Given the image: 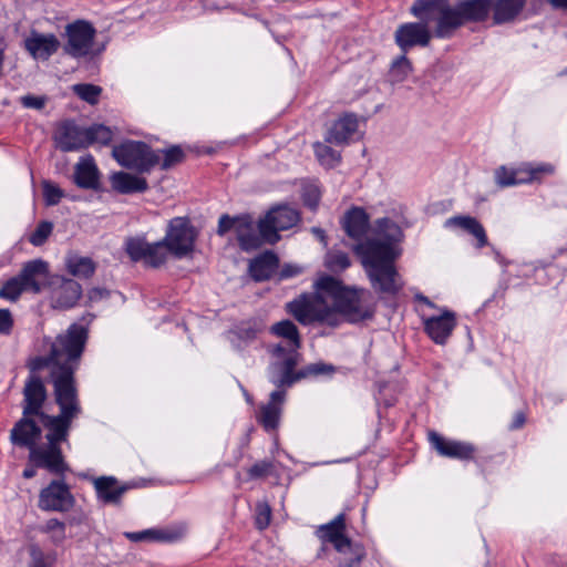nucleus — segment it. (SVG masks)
<instances>
[{"label": "nucleus", "mask_w": 567, "mask_h": 567, "mask_svg": "<svg viewBox=\"0 0 567 567\" xmlns=\"http://www.w3.org/2000/svg\"><path fill=\"white\" fill-rule=\"evenodd\" d=\"M89 331L84 326L72 323L64 333L56 336L50 343L48 355H38L29 360V377L23 388V414L37 416L42 423L41 411L47 400L43 372L47 371V379L52 383L55 402L58 393H68L71 404L74 403L81 409L75 383V371L79 368L80 359L84 351Z\"/></svg>", "instance_id": "nucleus-1"}, {"label": "nucleus", "mask_w": 567, "mask_h": 567, "mask_svg": "<svg viewBox=\"0 0 567 567\" xmlns=\"http://www.w3.org/2000/svg\"><path fill=\"white\" fill-rule=\"evenodd\" d=\"M317 291L288 303V311L303 324L315 321L336 327L340 317L357 323L371 319L374 308L371 292L363 288H347L341 281L323 276L316 282Z\"/></svg>", "instance_id": "nucleus-2"}, {"label": "nucleus", "mask_w": 567, "mask_h": 567, "mask_svg": "<svg viewBox=\"0 0 567 567\" xmlns=\"http://www.w3.org/2000/svg\"><path fill=\"white\" fill-rule=\"evenodd\" d=\"M68 393H58L59 415H42V426L48 431L47 442L37 444L29 450V462L37 467L44 468L51 474L63 475L69 471L64 460L61 443L68 442L72 421L79 416L81 409L73 402L71 404Z\"/></svg>", "instance_id": "nucleus-3"}, {"label": "nucleus", "mask_w": 567, "mask_h": 567, "mask_svg": "<svg viewBox=\"0 0 567 567\" xmlns=\"http://www.w3.org/2000/svg\"><path fill=\"white\" fill-rule=\"evenodd\" d=\"M493 0H463L452 6L449 0H415L410 11L414 17H434V35L450 39L467 22H482L492 10Z\"/></svg>", "instance_id": "nucleus-4"}, {"label": "nucleus", "mask_w": 567, "mask_h": 567, "mask_svg": "<svg viewBox=\"0 0 567 567\" xmlns=\"http://www.w3.org/2000/svg\"><path fill=\"white\" fill-rule=\"evenodd\" d=\"M361 259L362 267L374 292L393 297L403 288V281L395 267L401 256L400 247L381 243L379 239H367L354 247Z\"/></svg>", "instance_id": "nucleus-5"}, {"label": "nucleus", "mask_w": 567, "mask_h": 567, "mask_svg": "<svg viewBox=\"0 0 567 567\" xmlns=\"http://www.w3.org/2000/svg\"><path fill=\"white\" fill-rule=\"evenodd\" d=\"M300 347L291 343L278 342L267 346L270 355L268 380L276 388H289L296 383L295 370L300 358Z\"/></svg>", "instance_id": "nucleus-6"}, {"label": "nucleus", "mask_w": 567, "mask_h": 567, "mask_svg": "<svg viewBox=\"0 0 567 567\" xmlns=\"http://www.w3.org/2000/svg\"><path fill=\"white\" fill-rule=\"evenodd\" d=\"M112 155L121 166L140 174L150 173L159 164L161 158L150 144H115Z\"/></svg>", "instance_id": "nucleus-7"}, {"label": "nucleus", "mask_w": 567, "mask_h": 567, "mask_svg": "<svg viewBox=\"0 0 567 567\" xmlns=\"http://www.w3.org/2000/svg\"><path fill=\"white\" fill-rule=\"evenodd\" d=\"M555 173L549 163H523L517 167L501 166L495 171V182L501 188L542 182Z\"/></svg>", "instance_id": "nucleus-8"}, {"label": "nucleus", "mask_w": 567, "mask_h": 567, "mask_svg": "<svg viewBox=\"0 0 567 567\" xmlns=\"http://www.w3.org/2000/svg\"><path fill=\"white\" fill-rule=\"evenodd\" d=\"M299 220L300 215L297 209L289 206H277L259 220L258 230L265 241L276 244L280 239L278 231L296 226Z\"/></svg>", "instance_id": "nucleus-9"}, {"label": "nucleus", "mask_w": 567, "mask_h": 567, "mask_svg": "<svg viewBox=\"0 0 567 567\" xmlns=\"http://www.w3.org/2000/svg\"><path fill=\"white\" fill-rule=\"evenodd\" d=\"M419 22H408L398 27L394 33L396 45L403 53H406L414 47H427L434 32L429 29L431 22L436 23V18L431 17H416Z\"/></svg>", "instance_id": "nucleus-10"}, {"label": "nucleus", "mask_w": 567, "mask_h": 567, "mask_svg": "<svg viewBox=\"0 0 567 567\" xmlns=\"http://www.w3.org/2000/svg\"><path fill=\"white\" fill-rule=\"evenodd\" d=\"M195 238L196 233L189 219L186 217H175L169 221L163 240L168 251L182 258L193 250Z\"/></svg>", "instance_id": "nucleus-11"}, {"label": "nucleus", "mask_w": 567, "mask_h": 567, "mask_svg": "<svg viewBox=\"0 0 567 567\" xmlns=\"http://www.w3.org/2000/svg\"><path fill=\"white\" fill-rule=\"evenodd\" d=\"M95 34V29L86 21L69 23L65 27L68 41L63 45L64 53L75 59L86 56L92 50Z\"/></svg>", "instance_id": "nucleus-12"}, {"label": "nucleus", "mask_w": 567, "mask_h": 567, "mask_svg": "<svg viewBox=\"0 0 567 567\" xmlns=\"http://www.w3.org/2000/svg\"><path fill=\"white\" fill-rule=\"evenodd\" d=\"M60 142H112L113 132L102 124H94L90 127H80L74 121L61 122L56 130Z\"/></svg>", "instance_id": "nucleus-13"}, {"label": "nucleus", "mask_w": 567, "mask_h": 567, "mask_svg": "<svg viewBox=\"0 0 567 567\" xmlns=\"http://www.w3.org/2000/svg\"><path fill=\"white\" fill-rule=\"evenodd\" d=\"M75 504V498L64 481L53 480L39 494L38 507L44 512L64 513Z\"/></svg>", "instance_id": "nucleus-14"}, {"label": "nucleus", "mask_w": 567, "mask_h": 567, "mask_svg": "<svg viewBox=\"0 0 567 567\" xmlns=\"http://www.w3.org/2000/svg\"><path fill=\"white\" fill-rule=\"evenodd\" d=\"M424 330L436 344H445L456 327L455 313L446 308L439 316L422 317Z\"/></svg>", "instance_id": "nucleus-15"}, {"label": "nucleus", "mask_w": 567, "mask_h": 567, "mask_svg": "<svg viewBox=\"0 0 567 567\" xmlns=\"http://www.w3.org/2000/svg\"><path fill=\"white\" fill-rule=\"evenodd\" d=\"M429 440L436 452L444 457L470 461L474 457L476 451L471 443L449 440L436 432H430Z\"/></svg>", "instance_id": "nucleus-16"}, {"label": "nucleus", "mask_w": 567, "mask_h": 567, "mask_svg": "<svg viewBox=\"0 0 567 567\" xmlns=\"http://www.w3.org/2000/svg\"><path fill=\"white\" fill-rule=\"evenodd\" d=\"M363 120L347 113L333 123L326 142L359 141L363 137Z\"/></svg>", "instance_id": "nucleus-17"}, {"label": "nucleus", "mask_w": 567, "mask_h": 567, "mask_svg": "<svg viewBox=\"0 0 567 567\" xmlns=\"http://www.w3.org/2000/svg\"><path fill=\"white\" fill-rule=\"evenodd\" d=\"M96 498L104 505H120L123 495L128 491L127 484H122L114 476L92 477Z\"/></svg>", "instance_id": "nucleus-18"}, {"label": "nucleus", "mask_w": 567, "mask_h": 567, "mask_svg": "<svg viewBox=\"0 0 567 567\" xmlns=\"http://www.w3.org/2000/svg\"><path fill=\"white\" fill-rule=\"evenodd\" d=\"M60 48L59 39L52 33H40L32 30L24 39V49L35 60H49Z\"/></svg>", "instance_id": "nucleus-19"}, {"label": "nucleus", "mask_w": 567, "mask_h": 567, "mask_svg": "<svg viewBox=\"0 0 567 567\" xmlns=\"http://www.w3.org/2000/svg\"><path fill=\"white\" fill-rule=\"evenodd\" d=\"M41 422L37 416H25L19 420L11 430V441L18 446L28 447L37 445V441L41 436Z\"/></svg>", "instance_id": "nucleus-20"}, {"label": "nucleus", "mask_w": 567, "mask_h": 567, "mask_svg": "<svg viewBox=\"0 0 567 567\" xmlns=\"http://www.w3.org/2000/svg\"><path fill=\"white\" fill-rule=\"evenodd\" d=\"M18 276L28 291L39 293L49 276V265L42 259L30 260L22 266Z\"/></svg>", "instance_id": "nucleus-21"}, {"label": "nucleus", "mask_w": 567, "mask_h": 567, "mask_svg": "<svg viewBox=\"0 0 567 567\" xmlns=\"http://www.w3.org/2000/svg\"><path fill=\"white\" fill-rule=\"evenodd\" d=\"M185 535L184 527L171 528H150L141 532H126L124 536L131 542H157V543H175L181 540Z\"/></svg>", "instance_id": "nucleus-22"}, {"label": "nucleus", "mask_w": 567, "mask_h": 567, "mask_svg": "<svg viewBox=\"0 0 567 567\" xmlns=\"http://www.w3.org/2000/svg\"><path fill=\"white\" fill-rule=\"evenodd\" d=\"M82 296L81 285L73 279H63L52 291L51 303L55 309H70L76 306Z\"/></svg>", "instance_id": "nucleus-23"}, {"label": "nucleus", "mask_w": 567, "mask_h": 567, "mask_svg": "<svg viewBox=\"0 0 567 567\" xmlns=\"http://www.w3.org/2000/svg\"><path fill=\"white\" fill-rule=\"evenodd\" d=\"M284 389L285 388H277V390L272 391L269 402L260 408L257 419L266 431H272L277 429L279 424L281 405L286 395Z\"/></svg>", "instance_id": "nucleus-24"}, {"label": "nucleus", "mask_w": 567, "mask_h": 567, "mask_svg": "<svg viewBox=\"0 0 567 567\" xmlns=\"http://www.w3.org/2000/svg\"><path fill=\"white\" fill-rule=\"evenodd\" d=\"M74 183L83 189L100 188V173L91 156L81 157L74 167Z\"/></svg>", "instance_id": "nucleus-25"}, {"label": "nucleus", "mask_w": 567, "mask_h": 567, "mask_svg": "<svg viewBox=\"0 0 567 567\" xmlns=\"http://www.w3.org/2000/svg\"><path fill=\"white\" fill-rule=\"evenodd\" d=\"M112 189L118 194L144 193L148 189L145 177L126 172H115L110 176Z\"/></svg>", "instance_id": "nucleus-26"}, {"label": "nucleus", "mask_w": 567, "mask_h": 567, "mask_svg": "<svg viewBox=\"0 0 567 567\" xmlns=\"http://www.w3.org/2000/svg\"><path fill=\"white\" fill-rule=\"evenodd\" d=\"M279 267V258L272 251H266L249 264V274L255 281H265L272 277Z\"/></svg>", "instance_id": "nucleus-27"}, {"label": "nucleus", "mask_w": 567, "mask_h": 567, "mask_svg": "<svg viewBox=\"0 0 567 567\" xmlns=\"http://www.w3.org/2000/svg\"><path fill=\"white\" fill-rule=\"evenodd\" d=\"M316 534L323 543H331L336 549L338 544L341 545L349 538L346 535V515L341 513L331 522L319 526Z\"/></svg>", "instance_id": "nucleus-28"}, {"label": "nucleus", "mask_w": 567, "mask_h": 567, "mask_svg": "<svg viewBox=\"0 0 567 567\" xmlns=\"http://www.w3.org/2000/svg\"><path fill=\"white\" fill-rule=\"evenodd\" d=\"M336 550L340 557L338 567H360L367 556L364 546L361 543H354L350 538L341 545H337Z\"/></svg>", "instance_id": "nucleus-29"}, {"label": "nucleus", "mask_w": 567, "mask_h": 567, "mask_svg": "<svg viewBox=\"0 0 567 567\" xmlns=\"http://www.w3.org/2000/svg\"><path fill=\"white\" fill-rule=\"evenodd\" d=\"M342 226L348 236L360 239L368 230L369 216L363 208L353 207L344 215Z\"/></svg>", "instance_id": "nucleus-30"}, {"label": "nucleus", "mask_w": 567, "mask_h": 567, "mask_svg": "<svg viewBox=\"0 0 567 567\" xmlns=\"http://www.w3.org/2000/svg\"><path fill=\"white\" fill-rule=\"evenodd\" d=\"M446 226L457 227L473 235L477 240V248H483L488 244L486 231L483 225L475 217L465 215L454 216L446 220Z\"/></svg>", "instance_id": "nucleus-31"}, {"label": "nucleus", "mask_w": 567, "mask_h": 567, "mask_svg": "<svg viewBox=\"0 0 567 567\" xmlns=\"http://www.w3.org/2000/svg\"><path fill=\"white\" fill-rule=\"evenodd\" d=\"M526 0H493L494 22L502 24L509 22L522 11Z\"/></svg>", "instance_id": "nucleus-32"}, {"label": "nucleus", "mask_w": 567, "mask_h": 567, "mask_svg": "<svg viewBox=\"0 0 567 567\" xmlns=\"http://www.w3.org/2000/svg\"><path fill=\"white\" fill-rule=\"evenodd\" d=\"M237 239L244 250L255 249L259 246V238L254 233V223L250 216L240 217L236 227Z\"/></svg>", "instance_id": "nucleus-33"}, {"label": "nucleus", "mask_w": 567, "mask_h": 567, "mask_svg": "<svg viewBox=\"0 0 567 567\" xmlns=\"http://www.w3.org/2000/svg\"><path fill=\"white\" fill-rule=\"evenodd\" d=\"M38 532L47 535L53 546H61L66 539V525L58 518H50L37 527Z\"/></svg>", "instance_id": "nucleus-34"}, {"label": "nucleus", "mask_w": 567, "mask_h": 567, "mask_svg": "<svg viewBox=\"0 0 567 567\" xmlns=\"http://www.w3.org/2000/svg\"><path fill=\"white\" fill-rule=\"evenodd\" d=\"M377 235L381 243L392 244L399 247L398 244L402 240L403 233L400 226L390 218H380L377 220Z\"/></svg>", "instance_id": "nucleus-35"}, {"label": "nucleus", "mask_w": 567, "mask_h": 567, "mask_svg": "<svg viewBox=\"0 0 567 567\" xmlns=\"http://www.w3.org/2000/svg\"><path fill=\"white\" fill-rule=\"evenodd\" d=\"M270 332L280 338V342L301 347L300 334L297 326L290 320H282L271 326Z\"/></svg>", "instance_id": "nucleus-36"}, {"label": "nucleus", "mask_w": 567, "mask_h": 567, "mask_svg": "<svg viewBox=\"0 0 567 567\" xmlns=\"http://www.w3.org/2000/svg\"><path fill=\"white\" fill-rule=\"evenodd\" d=\"M66 267L71 275L81 278H89L95 271V264L91 258L76 255L68 258Z\"/></svg>", "instance_id": "nucleus-37"}, {"label": "nucleus", "mask_w": 567, "mask_h": 567, "mask_svg": "<svg viewBox=\"0 0 567 567\" xmlns=\"http://www.w3.org/2000/svg\"><path fill=\"white\" fill-rule=\"evenodd\" d=\"M30 564L29 567H53L58 555L51 550L45 553L39 545L32 544L29 547Z\"/></svg>", "instance_id": "nucleus-38"}, {"label": "nucleus", "mask_w": 567, "mask_h": 567, "mask_svg": "<svg viewBox=\"0 0 567 567\" xmlns=\"http://www.w3.org/2000/svg\"><path fill=\"white\" fill-rule=\"evenodd\" d=\"M167 257V247L164 240L156 241L154 244H148L147 249L145 251V257L143 261L152 267H158L165 262Z\"/></svg>", "instance_id": "nucleus-39"}, {"label": "nucleus", "mask_w": 567, "mask_h": 567, "mask_svg": "<svg viewBox=\"0 0 567 567\" xmlns=\"http://www.w3.org/2000/svg\"><path fill=\"white\" fill-rule=\"evenodd\" d=\"M412 72V64L406 58V53H403L395 59L390 69V80L393 83H400L408 79Z\"/></svg>", "instance_id": "nucleus-40"}, {"label": "nucleus", "mask_w": 567, "mask_h": 567, "mask_svg": "<svg viewBox=\"0 0 567 567\" xmlns=\"http://www.w3.org/2000/svg\"><path fill=\"white\" fill-rule=\"evenodd\" d=\"M161 155L159 166L162 169H168L174 165L183 162L185 153L179 145H172L168 148L156 151Z\"/></svg>", "instance_id": "nucleus-41"}, {"label": "nucleus", "mask_w": 567, "mask_h": 567, "mask_svg": "<svg viewBox=\"0 0 567 567\" xmlns=\"http://www.w3.org/2000/svg\"><path fill=\"white\" fill-rule=\"evenodd\" d=\"M351 265L348 254L340 250H330L326 254L324 266L332 272L343 271Z\"/></svg>", "instance_id": "nucleus-42"}, {"label": "nucleus", "mask_w": 567, "mask_h": 567, "mask_svg": "<svg viewBox=\"0 0 567 567\" xmlns=\"http://www.w3.org/2000/svg\"><path fill=\"white\" fill-rule=\"evenodd\" d=\"M315 154L321 165L333 167L340 161V151L331 147L330 144H315Z\"/></svg>", "instance_id": "nucleus-43"}, {"label": "nucleus", "mask_w": 567, "mask_h": 567, "mask_svg": "<svg viewBox=\"0 0 567 567\" xmlns=\"http://www.w3.org/2000/svg\"><path fill=\"white\" fill-rule=\"evenodd\" d=\"M265 326L260 320H249L241 322L235 330L238 339L248 342L256 339V337L264 331Z\"/></svg>", "instance_id": "nucleus-44"}, {"label": "nucleus", "mask_w": 567, "mask_h": 567, "mask_svg": "<svg viewBox=\"0 0 567 567\" xmlns=\"http://www.w3.org/2000/svg\"><path fill=\"white\" fill-rule=\"evenodd\" d=\"M28 291L20 280L19 276H14L7 280L0 288V298L17 301L22 292Z\"/></svg>", "instance_id": "nucleus-45"}, {"label": "nucleus", "mask_w": 567, "mask_h": 567, "mask_svg": "<svg viewBox=\"0 0 567 567\" xmlns=\"http://www.w3.org/2000/svg\"><path fill=\"white\" fill-rule=\"evenodd\" d=\"M147 245L142 237H131L125 241V251L133 261H141L145 257Z\"/></svg>", "instance_id": "nucleus-46"}, {"label": "nucleus", "mask_w": 567, "mask_h": 567, "mask_svg": "<svg viewBox=\"0 0 567 567\" xmlns=\"http://www.w3.org/2000/svg\"><path fill=\"white\" fill-rule=\"evenodd\" d=\"M73 92L83 101L95 104L99 101L102 89L94 84L80 83L73 85Z\"/></svg>", "instance_id": "nucleus-47"}, {"label": "nucleus", "mask_w": 567, "mask_h": 567, "mask_svg": "<svg viewBox=\"0 0 567 567\" xmlns=\"http://www.w3.org/2000/svg\"><path fill=\"white\" fill-rule=\"evenodd\" d=\"M334 367L332 364H327L323 362L311 363L303 369L297 371L296 382L301 379L308 378L310 375H322V374H332L334 372Z\"/></svg>", "instance_id": "nucleus-48"}, {"label": "nucleus", "mask_w": 567, "mask_h": 567, "mask_svg": "<svg viewBox=\"0 0 567 567\" xmlns=\"http://www.w3.org/2000/svg\"><path fill=\"white\" fill-rule=\"evenodd\" d=\"M52 230H53V224L50 221L43 220L37 226L35 230L30 235L29 241L33 246H37V247L41 246L47 241V239L51 235Z\"/></svg>", "instance_id": "nucleus-49"}, {"label": "nucleus", "mask_w": 567, "mask_h": 567, "mask_svg": "<svg viewBox=\"0 0 567 567\" xmlns=\"http://www.w3.org/2000/svg\"><path fill=\"white\" fill-rule=\"evenodd\" d=\"M274 470L275 465L271 461L262 460L250 466L247 474L250 480H259L271 475Z\"/></svg>", "instance_id": "nucleus-50"}, {"label": "nucleus", "mask_w": 567, "mask_h": 567, "mask_svg": "<svg viewBox=\"0 0 567 567\" xmlns=\"http://www.w3.org/2000/svg\"><path fill=\"white\" fill-rule=\"evenodd\" d=\"M42 187L44 202L48 206H53L60 203L63 197V190L58 185L44 181Z\"/></svg>", "instance_id": "nucleus-51"}, {"label": "nucleus", "mask_w": 567, "mask_h": 567, "mask_svg": "<svg viewBox=\"0 0 567 567\" xmlns=\"http://www.w3.org/2000/svg\"><path fill=\"white\" fill-rule=\"evenodd\" d=\"M320 198L321 192L316 184H307L303 186L302 199L308 207L315 209L318 206Z\"/></svg>", "instance_id": "nucleus-52"}, {"label": "nucleus", "mask_w": 567, "mask_h": 567, "mask_svg": "<svg viewBox=\"0 0 567 567\" xmlns=\"http://www.w3.org/2000/svg\"><path fill=\"white\" fill-rule=\"evenodd\" d=\"M271 520V508L266 502L256 505V526L260 530L267 528Z\"/></svg>", "instance_id": "nucleus-53"}, {"label": "nucleus", "mask_w": 567, "mask_h": 567, "mask_svg": "<svg viewBox=\"0 0 567 567\" xmlns=\"http://www.w3.org/2000/svg\"><path fill=\"white\" fill-rule=\"evenodd\" d=\"M20 103L25 109L42 110L45 106V96L24 95L20 97Z\"/></svg>", "instance_id": "nucleus-54"}, {"label": "nucleus", "mask_w": 567, "mask_h": 567, "mask_svg": "<svg viewBox=\"0 0 567 567\" xmlns=\"http://www.w3.org/2000/svg\"><path fill=\"white\" fill-rule=\"evenodd\" d=\"M13 317L9 309H0V334L8 336L13 328Z\"/></svg>", "instance_id": "nucleus-55"}, {"label": "nucleus", "mask_w": 567, "mask_h": 567, "mask_svg": "<svg viewBox=\"0 0 567 567\" xmlns=\"http://www.w3.org/2000/svg\"><path fill=\"white\" fill-rule=\"evenodd\" d=\"M239 219L240 217L231 218L228 215L220 216L218 220L217 234L223 236L233 228L236 230Z\"/></svg>", "instance_id": "nucleus-56"}, {"label": "nucleus", "mask_w": 567, "mask_h": 567, "mask_svg": "<svg viewBox=\"0 0 567 567\" xmlns=\"http://www.w3.org/2000/svg\"><path fill=\"white\" fill-rule=\"evenodd\" d=\"M301 271V267L287 264L280 269L278 277L279 280H285L298 276Z\"/></svg>", "instance_id": "nucleus-57"}, {"label": "nucleus", "mask_w": 567, "mask_h": 567, "mask_svg": "<svg viewBox=\"0 0 567 567\" xmlns=\"http://www.w3.org/2000/svg\"><path fill=\"white\" fill-rule=\"evenodd\" d=\"M87 297H89L90 301H99V300H102L104 298H107L109 297V291L106 289H103V288H92L89 291Z\"/></svg>", "instance_id": "nucleus-58"}, {"label": "nucleus", "mask_w": 567, "mask_h": 567, "mask_svg": "<svg viewBox=\"0 0 567 567\" xmlns=\"http://www.w3.org/2000/svg\"><path fill=\"white\" fill-rule=\"evenodd\" d=\"M526 422V415L524 412L518 411L514 414L513 422L509 425V430H518L524 426Z\"/></svg>", "instance_id": "nucleus-59"}, {"label": "nucleus", "mask_w": 567, "mask_h": 567, "mask_svg": "<svg viewBox=\"0 0 567 567\" xmlns=\"http://www.w3.org/2000/svg\"><path fill=\"white\" fill-rule=\"evenodd\" d=\"M311 233L324 245H328L327 236L323 229L319 227H312Z\"/></svg>", "instance_id": "nucleus-60"}, {"label": "nucleus", "mask_w": 567, "mask_h": 567, "mask_svg": "<svg viewBox=\"0 0 567 567\" xmlns=\"http://www.w3.org/2000/svg\"><path fill=\"white\" fill-rule=\"evenodd\" d=\"M551 8L567 12V0H548Z\"/></svg>", "instance_id": "nucleus-61"}, {"label": "nucleus", "mask_w": 567, "mask_h": 567, "mask_svg": "<svg viewBox=\"0 0 567 567\" xmlns=\"http://www.w3.org/2000/svg\"><path fill=\"white\" fill-rule=\"evenodd\" d=\"M194 153H196L197 155H203V154H213L215 152V148L212 147V146H196L194 150H192Z\"/></svg>", "instance_id": "nucleus-62"}, {"label": "nucleus", "mask_w": 567, "mask_h": 567, "mask_svg": "<svg viewBox=\"0 0 567 567\" xmlns=\"http://www.w3.org/2000/svg\"><path fill=\"white\" fill-rule=\"evenodd\" d=\"M37 466H33L30 462H29V465L24 468L23 471V477L24 478H32L35 476L37 474Z\"/></svg>", "instance_id": "nucleus-63"}, {"label": "nucleus", "mask_w": 567, "mask_h": 567, "mask_svg": "<svg viewBox=\"0 0 567 567\" xmlns=\"http://www.w3.org/2000/svg\"><path fill=\"white\" fill-rule=\"evenodd\" d=\"M414 298L416 301H420L430 308H436L435 303H433L427 297H425L422 293H416Z\"/></svg>", "instance_id": "nucleus-64"}]
</instances>
